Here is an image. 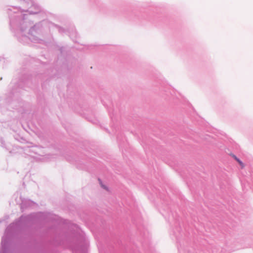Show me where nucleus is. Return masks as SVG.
Listing matches in <instances>:
<instances>
[{
    "label": "nucleus",
    "instance_id": "1",
    "mask_svg": "<svg viewBox=\"0 0 253 253\" xmlns=\"http://www.w3.org/2000/svg\"><path fill=\"white\" fill-rule=\"evenodd\" d=\"M239 164L241 166L242 168L244 167V165L242 161H241L239 159L237 161Z\"/></svg>",
    "mask_w": 253,
    "mask_h": 253
},
{
    "label": "nucleus",
    "instance_id": "2",
    "mask_svg": "<svg viewBox=\"0 0 253 253\" xmlns=\"http://www.w3.org/2000/svg\"><path fill=\"white\" fill-rule=\"evenodd\" d=\"M231 156L236 161H237L239 159L234 154H231Z\"/></svg>",
    "mask_w": 253,
    "mask_h": 253
}]
</instances>
